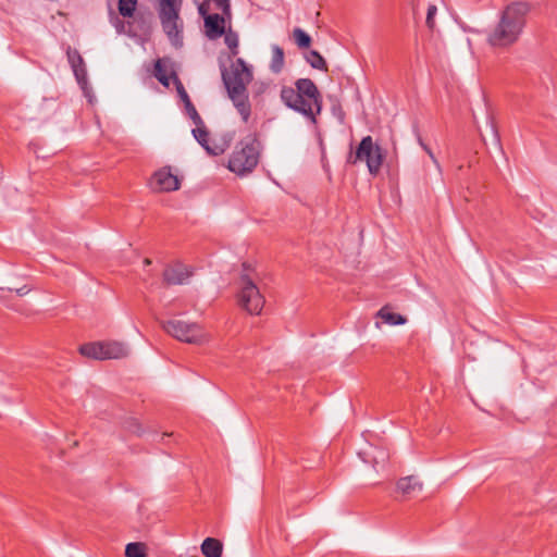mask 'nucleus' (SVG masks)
Here are the masks:
<instances>
[{"instance_id":"1","label":"nucleus","mask_w":557,"mask_h":557,"mask_svg":"<svg viewBox=\"0 0 557 557\" xmlns=\"http://www.w3.org/2000/svg\"><path fill=\"white\" fill-rule=\"evenodd\" d=\"M531 5L527 1H513L499 13L497 23L487 32L486 42L495 49H506L517 44L528 23Z\"/></svg>"},{"instance_id":"2","label":"nucleus","mask_w":557,"mask_h":557,"mask_svg":"<svg viewBox=\"0 0 557 557\" xmlns=\"http://www.w3.org/2000/svg\"><path fill=\"white\" fill-rule=\"evenodd\" d=\"M221 76L227 95L232 100L242 120L247 123L251 115V104L247 86L252 81V71L247 63L237 58L232 62L230 70L221 65Z\"/></svg>"},{"instance_id":"3","label":"nucleus","mask_w":557,"mask_h":557,"mask_svg":"<svg viewBox=\"0 0 557 557\" xmlns=\"http://www.w3.org/2000/svg\"><path fill=\"white\" fill-rule=\"evenodd\" d=\"M295 86L296 88L284 86L281 89L283 103L315 124V116L322 110V97L317 85L310 78H299Z\"/></svg>"},{"instance_id":"4","label":"nucleus","mask_w":557,"mask_h":557,"mask_svg":"<svg viewBox=\"0 0 557 557\" xmlns=\"http://www.w3.org/2000/svg\"><path fill=\"white\" fill-rule=\"evenodd\" d=\"M260 144L255 136H247L235 147L230 157L227 168L237 175H246L258 165Z\"/></svg>"},{"instance_id":"5","label":"nucleus","mask_w":557,"mask_h":557,"mask_svg":"<svg viewBox=\"0 0 557 557\" xmlns=\"http://www.w3.org/2000/svg\"><path fill=\"white\" fill-rule=\"evenodd\" d=\"M384 149L374 143L373 138L368 135L363 137L358 145L355 152H350L347 162L357 164L364 162L371 175L375 176L380 173L383 162L385 160Z\"/></svg>"},{"instance_id":"6","label":"nucleus","mask_w":557,"mask_h":557,"mask_svg":"<svg viewBox=\"0 0 557 557\" xmlns=\"http://www.w3.org/2000/svg\"><path fill=\"white\" fill-rule=\"evenodd\" d=\"M247 270L248 267L244 263L238 281L237 302L248 313L260 314L264 306V297Z\"/></svg>"},{"instance_id":"7","label":"nucleus","mask_w":557,"mask_h":557,"mask_svg":"<svg viewBox=\"0 0 557 557\" xmlns=\"http://www.w3.org/2000/svg\"><path fill=\"white\" fill-rule=\"evenodd\" d=\"M163 330L180 342L199 345L207 341L202 326L196 322L172 319L162 324Z\"/></svg>"},{"instance_id":"8","label":"nucleus","mask_w":557,"mask_h":557,"mask_svg":"<svg viewBox=\"0 0 557 557\" xmlns=\"http://www.w3.org/2000/svg\"><path fill=\"white\" fill-rule=\"evenodd\" d=\"M182 0H160L159 17L162 28L172 41H176L181 36L183 23L180 18Z\"/></svg>"},{"instance_id":"9","label":"nucleus","mask_w":557,"mask_h":557,"mask_svg":"<svg viewBox=\"0 0 557 557\" xmlns=\"http://www.w3.org/2000/svg\"><path fill=\"white\" fill-rule=\"evenodd\" d=\"M79 352L97 360L120 359L128 356V347L121 342H95L84 344L79 347Z\"/></svg>"},{"instance_id":"10","label":"nucleus","mask_w":557,"mask_h":557,"mask_svg":"<svg viewBox=\"0 0 557 557\" xmlns=\"http://www.w3.org/2000/svg\"><path fill=\"white\" fill-rule=\"evenodd\" d=\"M150 186L156 191H173L177 190L181 182L176 175L171 172L170 166H164L152 175Z\"/></svg>"},{"instance_id":"11","label":"nucleus","mask_w":557,"mask_h":557,"mask_svg":"<svg viewBox=\"0 0 557 557\" xmlns=\"http://www.w3.org/2000/svg\"><path fill=\"white\" fill-rule=\"evenodd\" d=\"M193 275L191 270L183 263H174L163 271V281L168 285H181L188 282Z\"/></svg>"},{"instance_id":"12","label":"nucleus","mask_w":557,"mask_h":557,"mask_svg":"<svg viewBox=\"0 0 557 557\" xmlns=\"http://www.w3.org/2000/svg\"><path fill=\"white\" fill-rule=\"evenodd\" d=\"M205 21V32L209 39H218L225 33V21L227 17L219 13H206L201 15Z\"/></svg>"},{"instance_id":"13","label":"nucleus","mask_w":557,"mask_h":557,"mask_svg":"<svg viewBox=\"0 0 557 557\" xmlns=\"http://www.w3.org/2000/svg\"><path fill=\"white\" fill-rule=\"evenodd\" d=\"M422 487V482L416 475L404 476L396 482V491L407 497L421 492Z\"/></svg>"},{"instance_id":"14","label":"nucleus","mask_w":557,"mask_h":557,"mask_svg":"<svg viewBox=\"0 0 557 557\" xmlns=\"http://www.w3.org/2000/svg\"><path fill=\"white\" fill-rule=\"evenodd\" d=\"M210 10L221 11L227 20H231L232 13L230 0H205L198 8L200 15H205Z\"/></svg>"},{"instance_id":"15","label":"nucleus","mask_w":557,"mask_h":557,"mask_svg":"<svg viewBox=\"0 0 557 557\" xmlns=\"http://www.w3.org/2000/svg\"><path fill=\"white\" fill-rule=\"evenodd\" d=\"M201 552L206 557H221L223 545L214 537H207L201 544Z\"/></svg>"},{"instance_id":"16","label":"nucleus","mask_w":557,"mask_h":557,"mask_svg":"<svg viewBox=\"0 0 557 557\" xmlns=\"http://www.w3.org/2000/svg\"><path fill=\"white\" fill-rule=\"evenodd\" d=\"M376 317L389 325H403L407 322V319L404 315L392 312L388 306L382 307L377 311Z\"/></svg>"},{"instance_id":"17","label":"nucleus","mask_w":557,"mask_h":557,"mask_svg":"<svg viewBox=\"0 0 557 557\" xmlns=\"http://www.w3.org/2000/svg\"><path fill=\"white\" fill-rule=\"evenodd\" d=\"M193 135L195 139L206 149V151L211 156H218L219 151L211 148L208 144L209 133L205 125L196 126L195 129H193Z\"/></svg>"},{"instance_id":"18","label":"nucleus","mask_w":557,"mask_h":557,"mask_svg":"<svg viewBox=\"0 0 557 557\" xmlns=\"http://www.w3.org/2000/svg\"><path fill=\"white\" fill-rule=\"evenodd\" d=\"M284 66V51L277 46H272V60L270 64V69L273 73L277 74L283 70Z\"/></svg>"},{"instance_id":"19","label":"nucleus","mask_w":557,"mask_h":557,"mask_svg":"<svg viewBox=\"0 0 557 557\" xmlns=\"http://www.w3.org/2000/svg\"><path fill=\"white\" fill-rule=\"evenodd\" d=\"M224 42L230 49L228 59H233L238 54V45L239 39L237 33L233 32L231 28L224 33Z\"/></svg>"},{"instance_id":"20","label":"nucleus","mask_w":557,"mask_h":557,"mask_svg":"<svg viewBox=\"0 0 557 557\" xmlns=\"http://www.w3.org/2000/svg\"><path fill=\"white\" fill-rule=\"evenodd\" d=\"M306 61L315 70L327 71L325 59L315 50H311L305 55Z\"/></svg>"},{"instance_id":"21","label":"nucleus","mask_w":557,"mask_h":557,"mask_svg":"<svg viewBox=\"0 0 557 557\" xmlns=\"http://www.w3.org/2000/svg\"><path fill=\"white\" fill-rule=\"evenodd\" d=\"M154 77L164 86H170V76L168 75L166 67L161 59H158L154 63Z\"/></svg>"},{"instance_id":"22","label":"nucleus","mask_w":557,"mask_h":557,"mask_svg":"<svg viewBox=\"0 0 557 557\" xmlns=\"http://www.w3.org/2000/svg\"><path fill=\"white\" fill-rule=\"evenodd\" d=\"M137 7V0H119L117 9L119 13L123 17H132Z\"/></svg>"},{"instance_id":"23","label":"nucleus","mask_w":557,"mask_h":557,"mask_svg":"<svg viewBox=\"0 0 557 557\" xmlns=\"http://www.w3.org/2000/svg\"><path fill=\"white\" fill-rule=\"evenodd\" d=\"M125 556L126 557H145L146 556V545L144 543H139V542L128 543L125 547Z\"/></svg>"},{"instance_id":"24","label":"nucleus","mask_w":557,"mask_h":557,"mask_svg":"<svg viewBox=\"0 0 557 557\" xmlns=\"http://www.w3.org/2000/svg\"><path fill=\"white\" fill-rule=\"evenodd\" d=\"M293 37L299 48H309L311 44V37L305 30L299 27L295 28L293 30Z\"/></svg>"},{"instance_id":"25","label":"nucleus","mask_w":557,"mask_h":557,"mask_svg":"<svg viewBox=\"0 0 557 557\" xmlns=\"http://www.w3.org/2000/svg\"><path fill=\"white\" fill-rule=\"evenodd\" d=\"M437 13V7L435 4H429L426 11L425 25L430 32H434L436 28L435 15Z\"/></svg>"},{"instance_id":"26","label":"nucleus","mask_w":557,"mask_h":557,"mask_svg":"<svg viewBox=\"0 0 557 557\" xmlns=\"http://www.w3.org/2000/svg\"><path fill=\"white\" fill-rule=\"evenodd\" d=\"M187 115L193 120L194 124L196 126L202 125V119L200 117L199 113L197 112L195 106L193 104L191 100L184 104Z\"/></svg>"},{"instance_id":"27","label":"nucleus","mask_w":557,"mask_h":557,"mask_svg":"<svg viewBox=\"0 0 557 557\" xmlns=\"http://www.w3.org/2000/svg\"><path fill=\"white\" fill-rule=\"evenodd\" d=\"M172 76H173V79H174V83H175V86H176V90H177V94L181 98V100L185 103H187L188 101H190V98L187 94V91L185 90L181 79L177 77V75L173 72L172 73Z\"/></svg>"},{"instance_id":"28","label":"nucleus","mask_w":557,"mask_h":557,"mask_svg":"<svg viewBox=\"0 0 557 557\" xmlns=\"http://www.w3.org/2000/svg\"><path fill=\"white\" fill-rule=\"evenodd\" d=\"M67 58H69V62H70V64H71L73 70L78 67V66L85 65L84 59L82 58L79 52L76 51V50L69 51L67 52Z\"/></svg>"},{"instance_id":"29","label":"nucleus","mask_w":557,"mask_h":557,"mask_svg":"<svg viewBox=\"0 0 557 557\" xmlns=\"http://www.w3.org/2000/svg\"><path fill=\"white\" fill-rule=\"evenodd\" d=\"M73 72H74V75H75L78 84H81V85L86 84L87 71H86L85 65L74 69Z\"/></svg>"},{"instance_id":"30","label":"nucleus","mask_w":557,"mask_h":557,"mask_svg":"<svg viewBox=\"0 0 557 557\" xmlns=\"http://www.w3.org/2000/svg\"><path fill=\"white\" fill-rule=\"evenodd\" d=\"M372 458L374 463H383L388 459V454L384 449L375 448Z\"/></svg>"},{"instance_id":"31","label":"nucleus","mask_w":557,"mask_h":557,"mask_svg":"<svg viewBox=\"0 0 557 557\" xmlns=\"http://www.w3.org/2000/svg\"><path fill=\"white\" fill-rule=\"evenodd\" d=\"M418 141H419L420 146L423 148V150L429 154V157L431 158L433 163L438 168L440 166L438 161L435 158L433 151L430 149V147L423 143L421 137L418 138Z\"/></svg>"},{"instance_id":"32","label":"nucleus","mask_w":557,"mask_h":557,"mask_svg":"<svg viewBox=\"0 0 557 557\" xmlns=\"http://www.w3.org/2000/svg\"><path fill=\"white\" fill-rule=\"evenodd\" d=\"M418 141H419L420 146L423 148V150L429 154V157L431 158L433 163L438 168L440 166L438 161L435 158L433 151L430 149V147L423 143L421 137L418 138Z\"/></svg>"},{"instance_id":"33","label":"nucleus","mask_w":557,"mask_h":557,"mask_svg":"<svg viewBox=\"0 0 557 557\" xmlns=\"http://www.w3.org/2000/svg\"><path fill=\"white\" fill-rule=\"evenodd\" d=\"M418 141H419L420 146L423 148V150L429 154V157L431 158L433 163L438 168L440 166L438 161L435 158L433 151L430 149V147L423 143L421 137L418 138Z\"/></svg>"},{"instance_id":"34","label":"nucleus","mask_w":557,"mask_h":557,"mask_svg":"<svg viewBox=\"0 0 557 557\" xmlns=\"http://www.w3.org/2000/svg\"><path fill=\"white\" fill-rule=\"evenodd\" d=\"M418 141H419L420 146L423 148V150L429 154V157L431 158L433 163L438 168L440 166L438 161L435 158L433 151L430 149V147L423 143L421 137L418 138Z\"/></svg>"},{"instance_id":"35","label":"nucleus","mask_w":557,"mask_h":557,"mask_svg":"<svg viewBox=\"0 0 557 557\" xmlns=\"http://www.w3.org/2000/svg\"><path fill=\"white\" fill-rule=\"evenodd\" d=\"M128 429L131 432L137 434V435H141L143 434V430H141V426L140 424L138 423L137 420L133 419L129 424H128Z\"/></svg>"},{"instance_id":"36","label":"nucleus","mask_w":557,"mask_h":557,"mask_svg":"<svg viewBox=\"0 0 557 557\" xmlns=\"http://www.w3.org/2000/svg\"><path fill=\"white\" fill-rule=\"evenodd\" d=\"M9 292H15L18 296H24L29 292V288L26 285H23L21 287H7Z\"/></svg>"},{"instance_id":"37","label":"nucleus","mask_w":557,"mask_h":557,"mask_svg":"<svg viewBox=\"0 0 557 557\" xmlns=\"http://www.w3.org/2000/svg\"><path fill=\"white\" fill-rule=\"evenodd\" d=\"M490 131H491V134H492V137H493L495 144L499 145L500 144L499 136H498L496 126L494 125L493 122L490 123Z\"/></svg>"},{"instance_id":"38","label":"nucleus","mask_w":557,"mask_h":557,"mask_svg":"<svg viewBox=\"0 0 557 557\" xmlns=\"http://www.w3.org/2000/svg\"><path fill=\"white\" fill-rule=\"evenodd\" d=\"M144 264H145V265H150V264H151V260H150V259H148V258H146V259L144 260Z\"/></svg>"}]
</instances>
